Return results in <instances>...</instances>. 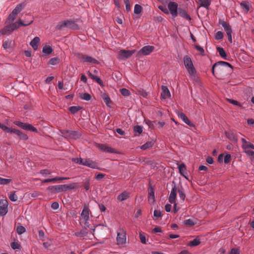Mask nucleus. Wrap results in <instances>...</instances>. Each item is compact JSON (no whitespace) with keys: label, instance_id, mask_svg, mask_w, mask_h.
<instances>
[{"label":"nucleus","instance_id":"nucleus-18","mask_svg":"<svg viewBox=\"0 0 254 254\" xmlns=\"http://www.w3.org/2000/svg\"><path fill=\"white\" fill-rule=\"evenodd\" d=\"M162 92L161 93V97L165 99L171 97V93L167 86L162 85L161 87Z\"/></svg>","mask_w":254,"mask_h":254},{"label":"nucleus","instance_id":"nucleus-54","mask_svg":"<svg viewBox=\"0 0 254 254\" xmlns=\"http://www.w3.org/2000/svg\"><path fill=\"white\" fill-rule=\"evenodd\" d=\"M139 239H140V242L142 243V244H146V237H145V236L142 233H139Z\"/></svg>","mask_w":254,"mask_h":254},{"label":"nucleus","instance_id":"nucleus-2","mask_svg":"<svg viewBox=\"0 0 254 254\" xmlns=\"http://www.w3.org/2000/svg\"><path fill=\"white\" fill-rule=\"evenodd\" d=\"M126 232L123 229L121 228L117 232V244L120 246H123L126 243Z\"/></svg>","mask_w":254,"mask_h":254},{"label":"nucleus","instance_id":"nucleus-61","mask_svg":"<svg viewBox=\"0 0 254 254\" xmlns=\"http://www.w3.org/2000/svg\"><path fill=\"white\" fill-rule=\"evenodd\" d=\"M121 93L124 96H128L129 94V91L126 88H122L121 89Z\"/></svg>","mask_w":254,"mask_h":254},{"label":"nucleus","instance_id":"nucleus-32","mask_svg":"<svg viewBox=\"0 0 254 254\" xmlns=\"http://www.w3.org/2000/svg\"><path fill=\"white\" fill-rule=\"evenodd\" d=\"M24 5L22 3L18 4L12 12L17 15L24 8Z\"/></svg>","mask_w":254,"mask_h":254},{"label":"nucleus","instance_id":"nucleus-5","mask_svg":"<svg viewBox=\"0 0 254 254\" xmlns=\"http://www.w3.org/2000/svg\"><path fill=\"white\" fill-rule=\"evenodd\" d=\"M14 124L19 127L26 130H30L35 132H37V129L30 124L24 123L18 121H15Z\"/></svg>","mask_w":254,"mask_h":254},{"label":"nucleus","instance_id":"nucleus-36","mask_svg":"<svg viewBox=\"0 0 254 254\" xmlns=\"http://www.w3.org/2000/svg\"><path fill=\"white\" fill-rule=\"evenodd\" d=\"M17 14L12 12L7 18V21L8 23L12 22L16 18Z\"/></svg>","mask_w":254,"mask_h":254},{"label":"nucleus","instance_id":"nucleus-15","mask_svg":"<svg viewBox=\"0 0 254 254\" xmlns=\"http://www.w3.org/2000/svg\"><path fill=\"white\" fill-rule=\"evenodd\" d=\"M178 187H177L176 186H174V187H173L169 197V201L171 203H174L175 202V199L177 196V192H178Z\"/></svg>","mask_w":254,"mask_h":254},{"label":"nucleus","instance_id":"nucleus-27","mask_svg":"<svg viewBox=\"0 0 254 254\" xmlns=\"http://www.w3.org/2000/svg\"><path fill=\"white\" fill-rule=\"evenodd\" d=\"M40 38L38 37H35L30 42V45L34 50L38 49V44L40 42Z\"/></svg>","mask_w":254,"mask_h":254},{"label":"nucleus","instance_id":"nucleus-3","mask_svg":"<svg viewBox=\"0 0 254 254\" xmlns=\"http://www.w3.org/2000/svg\"><path fill=\"white\" fill-rule=\"evenodd\" d=\"M62 136L67 139H76L80 136V134L76 131L63 130L61 131Z\"/></svg>","mask_w":254,"mask_h":254},{"label":"nucleus","instance_id":"nucleus-47","mask_svg":"<svg viewBox=\"0 0 254 254\" xmlns=\"http://www.w3.org/2000/svg\"><path fill=\"white\" fill-rule=\"evenodd\" d=\"M25 228L22 226H18L17 227L16 231L18 234L20 235L25 232Z\"/></svg>","mask_w":254,"mask_h":254},{"label":"nucleus","instance_id":"nucleus-19","mask_svg":"<svg viewBox=\"0 0 254 254\" xmlns=\"http://www.w3.org/2000/svg\"><path fill=\"white\" fill-rule=\"evenodd\" d=\"M196 1L199 4V7H203L207 9H209V7L211 4L210 0H196Z\"/></svg>","mask_w":254,"mask_h":254},{"label":"nucleus","instance_id":"nucleus-62","mask_svg":"<svg viewBox=\"0 0 254 254\" xmlns=\"http://www.w3.org/2000/svg\"><path fill=\"white\" fill-rule=\"evenodd\" d=\"M246 153L251 157L252 160H254V151L252 150H247Z\"/></svg>","mask_w":254,"mask_h":254},{"label":"nucleus","instance_id":"nucleus-57","mask_svg":"<svg viewBox=\"0 0 254 254\" xmlns=\"http://www.w3.org/2000/svg\"><path fill=\"white\" fill-rule=\"evenodd\" d=\"M92 79L95 80L97 83H98L101 86H104V84H103V83L102 80L98 76L95 75V77Z\"/></svg>","mask_w":254,"mask_h":254},{"label":"nucleus","instance_id":"nucleus-42","mask_svg":"<svg viewBox=\"0 0 254 254\" xmlns=\"http://www.w3.org/2000/svg\"><path fill=\"white\" fill-rule=\"evenodd\" d=\"M142 10L141 6L139 4H135L134 8V13L138 14L141 13Z\"/></svg>","mask_w":254,"mask_h":254},{"label":"nucleus","instance_id":"nucleus-56","mask_svg":"<svg viewBox=\"0 0 254 254\" xmlns=\"http://www.w3.org/2000/svg\"><path fill=\"white\" fill-rule=\"evenodd\" d=\"M58 62H59V59L58 58H52L49 61V64H51V65H56V64H58Z\"/></svg>","mask_w":254,"mask_h":254},{"label":"nucleus","instance_id":"nucleus-34","mask_svg":"<svg viewBox=\"0 0 254 254\" xmlns=\"http://www.w3.org/2000/svg\"><path fill=\"white\" fill-rule=\"evenodd\" d=\"M217 51L222 58L225 60L227 59V55L223 48L220 47H217Z\"/></svg>","mask_w":254,"mask_h":254},{"label":"nucleus","instance_id":"nucleus-43","mask_svg":"<svg viewBox=\"0 0 254 254\" xmlns=\"http://www.w3.org/2000/svg\"><path fill=\"white\" fill-rule=\"evenodd\" d=\"M152 146V143L151 142H147L144 144L142 145L140 148L142 150H146L150 148Z\"/></svg>","mask_w":254,"mask_h":254},{"label":"nucleus","instance_id":"nucleus-10","mask_svg":"<svg viewBox=\"0 0 254 254\" xmlns=\"http://www.w3.org/2000/svg\"><path fill=\"white\" fill-rule=\"evenodd\" d=\"M154 49V47L152 46H145L142 47L140 50L138 52L137 55L140 56L141 55H148L150 54Z\"/></svg>","mask_w":254,"mask_h":254},{"label":"nucleus","instance_id":"nucleus-9","mask_svg":"<svg viewBox=\"0 0 254 254\" xmlns=\"http://www.w3.org/2000/svg\"><path fill=\"white\" fill-rule=\"evenodd\" d=\"M33 22L32 20H31L30 22H27L26 23H24L21 19H19V20L14 23H11L9 24L11 27V30H14L15 29L18 28L20 26H27L31 24Z\"/></svg>","mask_w":254,"mask_h":254},{"label":"nucleus","instance_id":"nucleus-37","mask_svg":"<svg viewBox=\"0 0 254 254\" xmlns=\"http://www.w3.org/2000/svg\"><path fill=\"white\" fill-rule=\"evenodd\" d=\"M81 109V108L79 106H71L69 108V110L72 114H75Z\"/></svg>","mask_w":254,"mask_h":254},{"label":"nucleus","instance_id":"nucleus-20","mask_svg":"<svg viewBox=\"0 0 254 254\" xmlns=\"http://www.w3.org/2000/svg\"><path fill=\"white\" fill-rule=\"evenodd\" d=\"M16 134L20 139L26 140L28 139V136L18 129H13L12 132Z\"/></svg>","mask_w":254,"mask_h":254},{"label":"nucleus","instance_id":"nucleus-39","mask_svg":"<svg viewBox=\"0 0 254 254\" xmlns=\"http://www.w3.org/2000/svg\"><path fill=\"white\" fill-rule=\"evenodd\" d=\"M42 52L47 55H49L53 52V49L50 46H46L43 48Z\"/></svg>","mask_w":254,"mask_h":254},{"label":"nucleus","instance_id":"nucleus-24","mask_svg":"<svg viewBox=\"0 0 254 254\" xmlns=\"http://www.w3.org/2000/svg\"><path fill=\"white\" fill-rule=\"evenodd\" d=\"M178 13L181 17H184L185 19L189 20H191L190 17L188 14V13H187L186 10L183 9V8H178Z\"/></svg>","mask_w":254,"mask_h":254},{"label":"nucleus","instance_id":"nucleus-29","mask_svg":"<svg viewBox=\"0 0 254 254\" xmlns=\"http://www.w3.org/2000/svg\"><path fill=\"white\" fill-rule=\"evenodd\" d=\"M67 20L59 22L56 26V29L59 30H63L64 28H67Z\"/></svg>","mask_w":254,"mask_h":254},{"label":"nucleus","instance_id":"nucleus-50","mask_svg":"<svg viewBox=\"0 0 254 254\" xmlns=\"http://www.w3.org/2000/svg\"><path fill=\"white\" fill-rule=\"evenodd\" d=\"M40 174L44 177H47L48 175L51 174V172L49 170L44 169L40 171Z\"/></svg>","mask_w":254,"mask_h":254},{"label":"nucleus","instance_id":"nucleus-28","mask_svg":"<svg viewBox=\"0 0 254 254\" xmlns=\"http://www.w3.org/2000/svg\"><path fill=\"white\" fill-rule=\"evenodd\" d=\"M240 6L243 10L247 13L250 10V4L248 2L243 1L240 3Z\"/></svg>","mask_w":254,"mask_h":254},{"label":"nucleus","instance_id":"nucleus-31","mask_svg":"<svg viewBox=\"0 0 254 254\" xmlns=\"http://www.w3.org/2000/svg\"><path fill=\"white\" fill-rule=\"evenodd\" d=\"M200 244V241L199 239L195 238L192 241H190L189 242L188 246L190 247H193L195 246H197Z\"/></svg>","mask_w":254,"mask_h":254},{"label":"nucleus","instance_id":"nucleus-8","mask_svg":"<svg viewBox=\"0 0 254 254\" xmlns=\"http://www.w3.org/2000/svg\"><path fill=\"white\" fill-rule=\"evenodd\" d=\"M168 9L172 16L175 18L178 15V4L175 2L171 1L168 4Z\"/></svg>","mask_w":254,"mask_h":254},{"label":"nucleus","instance_id":"nucleus-7","mask_svg":"<svg viewBox=\"0 0 254 254\" xmlns=\"http://www.w3.org/2000/svg\"><path fill=\"white\" fill-rule=\"evenodd\" d=\"M89 208L86 206H84L81 214V220L84 221L85 225H87V227H88L89 228L92 230L93 232H94L95 228L93 229L92 227H90L89 226L87 225V221L89 219Z\"/></svg>","mask_w":254,"mask_h":254},{"label":"nucleus","instance_id":"nucleus-35","mask_svg":"<svg viewBox=\"0 0 254 254\" xmlns=\"http://www.w3.org/2000/svg\"><path fill=\"white\" fill-rule=\"evenodd\" d=\"M12 41L6 40L3 41L2 46L4 49H9L11 47Z\"/></svg>","mask_w":254,"mask_h":254},{"label":"nucleus","instance_id":"nucleus-58","mask_svg":"<svg viewBox=\"0 0 254 254\" xmlns=\"http://www.w3.org/2000/svg\"><path fill=\"white\" fill-rule=\"evenodd\" d=\"M223 35L221 31H218L215 36V38L216 40H220L223 38Z\"/></svg>","mask_w":254,"mask_h":254},{"label":"nucleus","instance_id":"nucleus-30","mask_svg":"<svg viewBox=\"0 0 254 254\" xmlns=\"http://www.w3.org/2000/svg\"><path fill=\"white\" fill-rule=\"evenodd\" d=\"M179 193V195L181 199L184 201L186 197V194L185 193V191L184 190V189L183 188L182 186L178 187V191Z\"/></svg>","mask_w":254,"mask_h":254},{"label":"nucleus","instance_id":"nucleus-63","mask_svg":"<svg viewBox=\"0 0 254 254\" xmlns=\"http://www.w3.org/2000/svg\"><path fill=\"white\" fill-rule=\"evenodd\" d=\"M231 160V155L230 154H227L224 157V161L225 163H228Z\"/></svg>","mask_w":254,"mask_h":254},{"label":"nucleus","instance_id":"nucleus-16","mask_svg":"<svg viewBox=\"0 0 254 254\" xmlns=\"http://www.w3.org/2000/svg\"><path fill=\"white\" fill-rule=\"evenodd\" d=\"M227 137L233 142H237L238 140L237 136L235 131L230 130L225 132Z\"/></svg>","mask_w":254,"mask_h":254},{"label":"nucleus","instance_id":"nucleus-4","mask_svg":"<svg viewBox=\"0 0 254 254\" xmlns=\"http://www.w3.org/2000/svg\"><path fill=\"white\" fill-rule=\"evenodd\" d=\"M135 50H121L118 53V58L120 60H125L130 57L134 53Z\"/></svg>","mask_w":254,"mask_h":254},{"label":"nucleus","instance_id":"nucleus-6","mask_svg":"<svg viewBox=\"0 0 254 254\" xmlns=\"http://www.w3.org/2000/svg\"><path fill=\"white\" fill-rule=\"evenodd\" d=\"M55 189L57 192L65 191L68 190H72L75 188L74 184L61 185L51 187Z\"/></svg>","mask_w":254,"mask_h":254},{"label":"nucleus","instance_id":"nucleus-17","mask_svg":"<svg viewBox=\"0 0 254 254\" xmlns=\"http://www.w3.org/2000/svg\"><path fill=\"white\" fill-rule=\"evenodd\" d=\"M130 196V193L127 191H124L117 197L118 201L121 202L127 199Z\"/></svg>","mask_w":254,"mask_h":254},{"label":"nucleus","instance_id":"nucleus-40","mask_svg":"<svg viewBox=\"0 0 254 254\" xmlns=\"http://www.w3.org/2000/svg\"><path fill=\"white\" fill-rule=\"evenodd\" d=\"M102 97L106 104L107 105H109V104L111 103V100L109 96L106 94H103L102 95Z\"/></svg>","mask_w":254,"mask_h":254},{"label":"nucleus","instance_id":"nucleus-44","mask_svg":"<svg viewBox=\"0 0 254 254\" xmlns=\"http://www.w3.org/2000/svg\"><path fill=\"white\" fill-rule=\"evenodd\" d=\"M9 198L10 200L12 201H15L17 200L18 197L15 194V192H11L10 193L9 195Z\"/></svg>","mask_w":254,"mask_h":254},{"label":"nucleus","instance_id":"nucleus-49","mask_svg":"<svg viewBox=\"0 0 254 254\" xmlns=\"http://www.w3.org/2000/svg\"><path fill=\"white\" fill-rule=\"evenodd\" d=\"M11 247L13 249V250H16V249H20V245L17 242H12L11 243Z\"/></svg>","mask_w":254,"mask_h":254},{"label":"nucleus","instance_id":"nucleus-1","mask_svg":"<svg viewBox=\"0 0 254 254\" xmlns=\"http://www.w3.org/2000/svg\"><path fill=\"white\" fill-rule=\"evenodd\" d=\"M184 63L189 74L192 76L194 75L196 71L192 63L191 60L189 56H185L184 57Z\"/></svg>","mask_w":254,"mask_h":254},{"label":"nucleus","instance_id":"nucleus-52","mask_svg":"<svg viewBox=\"0 0 254 254\" xmlns=\"http://www.w3.org/2000/svg\"><path fill=\"white\" fill-rule=\"evenodd\" d=\"M134 131L138 134H140L142 132V127L140 126H135L134 127Z\"/></svg>","mask_w":254,"mask_h":254},{"label":"nucleus","instance_id":"nucleus-11","mask_svg":"<svg viewBox=\"0 0 254 254\" xmlns=\"http://www.w3.org/2000/svg\"><path fill=\"white\" fill-rule=\"evenodd\" d=\"M97 147L101 151L108 153H115L114 148L105 144H97Z\"/></svg>","mask_w":254,"mask_h":254},{"label":"nucleus","instance_id":"nucleus-48","mask_svg":"<svg viewBox=\"0 0 254 254\" xmlns=\"http://www.w3.org/2000/svg\"><path fill=\"white\" fill-rule=\"evenodd\" d=\"M10 179H4L0 177V185H7L11 182Z\"/></svg>","mask_w":254,"mask_h":254},{"label":"nucleus","instance_id":"nucleus-45","mask_svg":"<svg viewBox=\"0 0 254 254\" xmlns=\"http://www.w3.org/2000/svg\"><path fill=\"white\" fill-rule=\"evenodd\" d=\"M83 160L84 159L81 158H73L72 159V162L82 165L83 163Z\"/></svg>","mask_w":254,"mask_h":254},{"label":"nucleus","instance_id":"nucleus-13","mask_svg":"<svg viewBox=\"0 0 254 254\" xmlns=\"http://www.w3.org/2000/svg\"><path fill=\"white\" fill-rule=\"evenodd\" d=\"M82 165L92 169H98V164L89 158L84 159Z\"/></svg>","mask_w":254,"mask_h":254},{"label":"nucleus","instance_id":"nucleus-38","mask_svg":"<svg viewBox=\"0 0 254 254\" xmlns=\"http://www.w3.org/2000/svg\"><path fill=\"white\" fill-rule=\"evenodd\" d=\"M0 128H1L3 130H4L7 132H10V133H12V131L14 129V128H9L8 127H7L6 126H5V125L1 124L0 123Z\"/></svg>","mask_w":254,"mask_h":254},{"label":"nucleus","instance_id":"nucleus-59","mask_svg":"<svg viewBox=\"0 0 254 254\" xmlns=\"http://www.w3.org/2000/svg\"><path fill=\"white\" fill-rule=\"evenodd\" d=\"M8 203L6 199L0 200V206L8 207Z\"/></svg>","mask_w":254,"mask_h":254},{"label":"nucleus","instance_id":"nucleus-60","mask_svg":"<svg viewBox=\"0 0 254 254\" xmlns=\"http://www.w3.org/2000/svg\"><path fill=\"white\" fill-rule=\"evenodd\" d=\"M124 1L126 4V8L127 11H128L130 10V5L129 0H124Z\"/></svg>","mask_w":254,"mask_h":254},{"label":"nucleus","instance_id":"nucleus-14","mask_svg":"<svg viewBox=\"0 0 254 254\" xmlns=\"http://www.w3.org/2000/svg\"><path fill=\"white\" fill-rule=\"evenodd\" d=\"M80 59L83 62H87L93 64H97L99 63L97 60L93 57L85 55H81L80 57Z\"/></svg>","mask_w":254,"mask_h":254},{"label":"nucleus","instance_id":"nucleus-46","mask_svg":"<svg viewBox=\"0 0 254 254\" xmlns=\"http://www.w3.org/2000/svg\"><path fill=\"white\" fill-rule=\"evenodd\" d=\"M7 212V207L0 206V215L4 216Z\"/></svg>","mask_w":254,"mask_h":254},{"label":"nucleus","instance_id":"nucleus-33","mask_svg":"<svg viewBox=\"0 0 254 254\" xmlns=\"http://www.w3.org/2000/svg\"><path fill=\"white\" fill-rule=\"evenodd\" d=\"M11 28L10 25L8 24L4 27L2 29H1L0 31V33L1 35H5L8 33H11L13 31L12 30H11Z\"/></svg>","mask_w":254,"mask_h":254},{"label":"nucleus","instance_id":"nucleus-25","mask_svg":"<svg viewBox=\"0 0 254 254\" xmlns=\"http://www.w3.org/2000/svg\"><path fill=\"white\" fill-rule=\"evenodd\" d=\"M221 25L226 31L227 35H230V34H232V31L231 27L228 23L223 21L222 22Z\"/></svg>","mask_w":254,"mask_h":254},{"label":"nucleus","instance_id":"nucleus-12","mask_svg":"<svg viewBox=\"0 0 254 254\" xmlns=\"http://www.w3.org/2000/svg\"><path fill=\"white\" fill-rule=\"evenodd\" d=\"M221 66H228L231 68L232 67V65L229 63H228L227 62H223V61H219V62H216V63H215L213 64V65L212 66V73L213 74V75H214V68L215 67H218V69L220 70H221L222 69L221 68Z\"/></svg>","mask_w":254,"mask_h":254},{"label":"nucleus","instance_id":"nucleus-26","mask_svg":"<svg viewBox=\"0 0 254 254\" xmlns=\"http://www.w3.org/2000/svg\"><path fill=\"white\" fill-rule=\"evenodd\" d=\"M67 28L74 30H77L79 29L78 25L72 20H67Z\"/></svg>","mask_w":254,"mask_h":254},{"label":"nucleus","instance_id":"nucleus-64","mask_svg":"<svg viewBox=\"0 0 254 254\" xmlns=\"http://www.w3.org/2000/svg\"><path fill=\"white\" fill-rule=\"evenodd\" d=\"M59 203L57 202H54L51 205L52 208L54 210L57 209L59 208Z\"/></svg>","mask_w":254,"mask_h":254},{"label":"nucleus","instance_id":"nucleus-22","mask_svg":"<svg viewBox=\"0 0 254 254\" xmlns=\"http://www.w3.org/2000/svg\"><path fill=\"white\" fill-rule=\"evenodd\" d=\"M148 201L150 203H153L155 201L154 191L152 187H150L149 189Z\"/></svg>","mask_w":254,"mask_h":254},{"label":"nucleus","instance_id":"nucleus-53","mask_svg":"<svg viewBox=\"0 0 254 254\" xmlns=\"http://www.w3.org/2000/svg\"><path fill=\"white\" fill-rule=\"evenodd\" d=\"M184 223L187 225L189 226H192L194 225V222L192 220L190 219H187L185 220Z\"/></svg>","mask_w":254,"mask_h":254},{"label":"nucleus","instance_id":"nucleus-51","mask_svg":"<svg viewBox=\"0 0 254 254\" xmlns=\"http://www.w3.org/2000/svg\"><path fill=\"white\" fill-rule=\"evenodd\" d=\"M250 148L254 149V145L249 142L248 144H247L246 146H245V147L243 148V149L245 150V152L246 153L247 150H250L249 149Z\"/></svg>","mask_w":254,"mask_h":254},{"label":"nucleus","instance_id":"nucleus-41","mask_svg":"<svg viewBox=\"0 0 254 254\" xmlns=\"http://www.w3.org/2000/svg\"><path fill=\"white\" fill-rule=\"evenodd\" d=\"M80 98L84 100L89 101L91 99V97L90 95L87 93H84L80 96Z\"/></svg>","mask_w":254,"mask_h":254},{"label":"nucleus","instance_id":"nucleus-23","mask_svg":"<svg viewBox=\"0 0 254 254\" xmlns=\"http://www.w3.org/2000/svg\"><path fill=\"white\" fill-rule=\"evenodd\" d=\"M179 170L180 174L183 177H184L187 179H188L187 177V172L186 171V166L184 163H182L179 166Z\"/></svg>","mask_w":254,"mask_h":254},{"label":"nucleus","instance_id":"nucleus-21","mask_svg":"<svg viewBox=\"0 0 254 254\" xmlns=\"http://www.w3.org/2000/svg\"><path fill=\"white\" fill-rule=\"evenodd\" d=\"M179 117L188 125L190 127H193V124L189 120L186 115L183 113H181L179 115Z\"/></svg>","mask_w":254,"mask_h":254},{"label":"nucleus","instance_id":"nucleus-55","mask_svg":"<svg viewBox=\"0 0 254 254\" xmlns=\"http://www.w3.org/2000/svg\"><path fill=\"white\" fill-rule=\"evenodd\" d=\"M153 216L156 219L160 218L162 216L161 212L157 210H155L153 212Z\"/></svg>","mask_w":254,"mask_h":254}]
</instances>
